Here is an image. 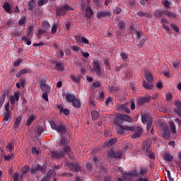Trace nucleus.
<instances>
[{
  "label": "nucleus",
  "mask_w": 181,
  "mask_h": 181,
  "mask_svg": "<svg viewBox=\"0 0 181 181\" xmlns=\"http://www.w3.org/2000/svg\"><path fill=\"white\" fill-rule=\"evenodd\" d=\"M59 140L60 141L58 143V145H59V146H64L65 145H66V137L61 136Z\"/></svg>",
  "instance_id": "obj_31"
},
{
  "label": "nucleus",
  "mask_w": 181,
  "mask_h": 181,
  "mask_svg": "<svg viewBox=\"0 0 181 181\" xmlns=\"http://www.w3.org/2000/svg\"><path fill=\"white\" fill-rule=\"evenodd\" d=\"M71 103H72V105L75 108H80L81 107V103H80L79 99L72 100Z\"/></svg>",
  "instance_id": "obj_29"
},
{
  "label": "nucleus",
  "mask_w": 181,
  "mask_h": 181,
  "mask_svg": "<svg viewBox=\"0 0 181 181\" xmlns=\"http://www.w3.org/2000/svg\"><path fill=\"white\" fill-rule=\"evenodd\" d=\"M119 56H121L123 61H126L127 59H128V54H127L125 52H122Z\"/></svg>",
  "instance_id": "obj_55"
},
{
  "label": "nucleus",
  "mask_w": 181,
  "mask_h": 181,
  "mask_svg": "<svg viewBox=\"0 0 181 181\" xmlns=\"http://www.w3.org/2000/svg\"><path fill=\"white\" fill-rule=\"evenodd\" d=\"M167 176L169 181H175V179L170 176V172L169 170H167Z\"/></svg>",
  "instance_id": "obj_62"
},
{
  "label": "nucleus",
  "mask_w": 181,
  "mask_h": 181,
  "mask_svg": "<svg viewBox=\"0 0 181 181\" xmlns=\"http://www.w3.org/2000/svg\"><path fill=\"white\" fill-rule=\"evenodd\" d=\"M127 174L132 176V177H136L137 178L139 176L141 177V175H139V173H138L137 170H134L131 171V173H127Z\"/></svg>",
  "instance_id": "obj_36"
},
{
  "label": "nucleus",
  "mask_w": 181,
  "mask_h": 181,
  "mask_svg": "<svg viewBox=\"0 0 181 181\" xmlns=\"http://www.w3.org/2000/svg\"><path fill=\"white\" fill-rule=\"evenodd\" d=\"M13 181H18L19 180V175L18 173H14L13 175Z\"/></svg>",
  "instance_id": "obj_61"
},
{
  "label": "nucleus",
  "mask_w": 181,
  "mask_h": 181,
  "mask_svg": "<svg viewBox=\"0 0 181 181\" xmlns=\"http://www.w3.org/2000/svg\"><path fill=\"white\" fill-rule=\"evenodd\" d=\"M70 78L74 83H79L80 80H81L80 76L75 77L74 75L72 74L70 75Z\"/></svg>",
  "instance_id": "obj_35"
},
{
  "label": "nucleus",
  "mask_w": 181,
  "mask_h": 181,
  "mask_svg": "<svg viewBox=\"0 0 181 181\" xmlns=\"http://www.w3.org/2000/svg\"><path fill=\"white\" fill-rule=\"evenodd\" d=\"M85 16L88 19H90V18L93 16V11L92 10V7H90V6H88L86 8Z\"/></svg>",
  "instance_id": "obj_14"
},
{
  "label": "nucleus",
  "mask_w": 181,
  "mask_h": 181,
  "mask_svg": "<svg viewBox=\"0 0 181 181\" xmlns=\"http://www.w3.org/2000/svg\"><path fill=\"white\" fill-rule=\"evenodd\" d=\"M143 87H144V88L146 90L153 89V87H154L153 82L143 81Z\"/></svg>",
  "instance_id": "obj_17"
},
{
  "label": "nucleus",
  "mask_w": 181,
  "mask_h": 181,
  "mask_svg": "<svg viewBox=\"0 0 181 181\" xmlns=\"http://www.w3.org/2000/svg\"><path fill=\"white\" fill-rule=\"evenodd\" d=\"M44 131V127L42 125H39L37 128V133L40 136L41 135L42 132Z\"/></svg>",
  "instance_id": "obj_47"
},
{
  "label": "nucleus",
  "mask_w": 181,
  "mask_h": 181,
  "mask_svg": "<svg viewBox=\"0 0 181 181\" xmlns=\"http://www.w3.org/2000/svg\"><path fill=\"white\" fill-rule=\"evenodd\" d=\"M75 40L77 42L78 45H81V40H82V37L80 35H75L74 37Z\"/></svg>",
  "instance_id": "obj_50"
},
{
  "label": "nucleus",
  "mask_w": 181,
  "mask_h": 181,
  "mask_svg": "<svg viewBox=\"0 0 181 181\" xmlns=\"http://www.w3.org/2000/svg\"><path fill=\"white\" fill-rule=\"evenodd\" d=\"M16 100H15V98L13 95H11L9 97V103H11V105H15Z\"/></svg>",
  "instance_id": "obj_58"
},
{
  "label": "nucleus",
  "mask_w": 181,
  "mask_h": 181,
  "mask_svg": "<svg viewBox=\"0 0 181 181\" xmlns=\"http://www.w3.org/2000/svg\"><path fill=\"white\" fill-rule=\"evenodd\" d=\"M163 136L165 139H170V130L168 128L167 125H165L163 130Z\"/></svg>",
  "instance_id": "obj_16"
},
{
  "label": "nucleus",
  "mask_w": 181,
  "mask_h": 181,
  "mask_svg": "<svg viewBox=\"0 0 181 181\" xmlns=\"http://www.w3.org/2000/svg\"><path fill=\"white\" fill-rule=\"evenodd\" d=\"M34 28L33 25L29 26L28 30H27V38H30L32 32L33 31Z\"/></svg>",
  "instance_id": "obj_42"
},
{
  "label": "nucleus",
  "mask_w": 181,
  "mask_h": 181,
  "mask_svg": "<svg viewBox=\"0 0 181 181\" xmlns=\"http://www.w3.org/2000/svg\"><path fill=\"white\" fill-rule=\"evenodd\" d=\"M163 5L165 6V8H170V2L168 0H165L163 2Z\"/></svg>",
  "instance_id": "obj_63"
},
{
  "label": "nucleus",
  "mask_w": 181,
  "mask_h": 181,
  "mask_svg": "<svg viewBox=\"0 0 181 181\" xmlns=\"http://www.w3.org/2000/svg\"><path fill=\"white\" fill-rule=\"evenodd\" d=\"M165 15L171 18H175L176 17L175 13H173L172 12L167 10L165 11Z\"/></svg>",
  "instance_id": "obj_39"
},
{
  "label": "nucleus",
  "mask_w": 181,
  "mask_h": 181,
  "mask_svg": "<svg viewBox=\"0 0 181 181\" xmlns=\"http://www.w3.org/2000/svg\"><path fill=\"white\" fill-rule=\"evenodd\" d=\"M47 2H49V0H39L37 1V6H42L45 5Z\"/></svg>",
  "instance_id": "obj_49"
},
{
  "label": "nucleus",
  "mask_w": 181,
  "mask_h": 181,
  "mask_svg": "<svg viewBox=\"0 0 181 181\" xmlns=\"http://www.w3.org/2000/svg\"><path fill=\"white\" fill-rule=\"evenodd\" d=\"M131 110H135L136 109V104L134 103V98H132V99H131Z\"/></svg>",
  "instance_id": "obj_60"
},
{
  "label": "nucleus",
  "mask_w": 181,
  "mask_h": 181,
  "mask_svg": "<svg viewBox=\"0 0 181 181\" xmlns=\"http://www.w3.org/2000/svg\"><path fill=\"white\" fill-rule=\"evenodd\" d=\"M78 100L74 95L67 94L66 95V102L71 103L73 101Z\"/></svg>",
  "instance_id": "obj_22"
},
{
  "label": "nucleus",
  "mask_w": 181,
  "mask_h": 181,
  "mask_svg": "<svg viewBox=\"0 0 181 181\" xmlns=\"http://www.w3.org/2000/svg\"><path fill=\"white\" fill-rule=\"evenodd\" d=\"M34 168L36 169L37 171H41L42 173L44 172V168L40 164H37Z\"/></svg>",
  "instance_id": "obj_57"
},
{
  "label": "nucleus",
  "mask_w": 181,
  "mask_h": 181,
  "mask_svg": "<svg viewBox=\"0 0 181 181\" xmlns=\"http://www.w3.org/2000/svg\"><path fill=\"white\" fill-rule=\"evenodd\" d=\"M42 26L43 30H48L49 28H51V25H49V23L47 21L42 22Z\"/></svg>",
  "instance_id": "obj_41"
},
{
  "label": "nucleus",
  "mask_w": 181,
  "mask_h": 181,
  "mask_svg": "<svg viewBox=\"0 0 181 181\" xmlns=\"http://www.w3.org/2000/svg\"><path fill=\"white\" fill-rule=\"evenodd\" d=\"M93 70L95 71V72L98 76H101L102 72L100 70V61L96 60V61L93 62Z\"/></svg>",
  "instance_id": "obj_9"
},
{
  "label": "nucleus",
  "mask_w": 181,
  "mask_h": 181,
  "mask_svg": "<svg viewBox=\"0 0 181 181\" xmlns=\"http://www.w3.org/2000/svg\"><path fill=\"white\" fill-rule=\"evenodd\" d=\"M50 127H52V130L57 131L61 135H64L66 133V126L64 123L58 121H52L50 122Z\"/></svg>",
  "instance_id": "obj_2"
},
{
  "label": "nucleus",
  "mask_w": 181,
  "mask_h": 181,
  "mask_svg": "<svg viewBox=\"0 0 181 181\" xmlns=\"http://www.w3.org/2000/svg\"><path fill=\"white\" fill-rule=\"evenodd\" d=\"M151 142L149 141L148 140H146L144 142H143L142 149L143 150L145 149L147 153H151Z\"/></svg>",
  "instance_id": "obj_12"
},
{
  "label": "nucleus",
  "mask_w": 181,
  "mask_h": 181,
  "mask_svg": "<svg viewBox=\"0 0 181 181\" xmlns=\"http://www.w3.org/2000/svg\"><path fill=\"white\" fill-rule=\"evenodd\" d=\"M35 120V116H34L33 115H32L31 116L29 117V118L27 119V122H26V126L27 127H30L32 123L33 122V121Z\"/></svg>",
  "instance_id": "obj_30"
},
{
  "label": "nucleus",
  "mask_w": 181,
  "mask_h": 181,
  "mask_svg": "<svg viewBox=\"0 0 181 181\" xmlns=\"http://www.w3.org/2000/svg\"><path fill=\"white\" fill-rule=\"evenodd\" d=\"M54 64H55V69H57V71H62L64 69V66L63 64H60L58 61H55L54 62Z\"/></svg>",
  "instance_id": "obj_20"
},
{
  "label": "nucleus",
  "mask_w": 181,
  "mask_h": 181,
  "mask_svg": "<svg viewBox=\"0 0 181 181\" xmlns=\"http://www.w3.org/2000/svg\"><path fill=\"white\" fill-rule=\"evenodd\" d=\"M165 11H166V10H164V11L157 10L154 12V16L156 18H162L163 15H165Z\"/></svg>",
  "instance_id": "obj_24"
},
{
  "label": "nucleus",
  "mask_w": 181,
  "mask_h": 181,
  "mask_svg": "<svg viewBox=\"0 0 181 181\" xmlns=\"http://www.w3.org/2000/svg\"><path fill=\"white\" fill-rule=\"evenodd\" d=\"M170 130L172 131L173 134L177 133V130H175V126L173 121H170Z\"/></svg>",
  "instance_id": "obj_43"
},
{
  "label": "nucleus",
  "mask_w": 181,
  "mask_h": 181,
  "mask_svg": "<svg viewBox=\"0 0 181 181\" xmlns=\"http://www.w3.org/2000/svg\"><path fill=\"white\" fill-rule=\"evenodd\" d=\"M137 16L140 17H142V16L150 17V18L152 17V15L151 13H144V11H139L137 13Z\"/></svg>",
  "instance_id": "obj_37"
},
{
  "label": "nucleus",
  "mask_w": 181,
  "mask_h": 181,
  "mask_svg": "<svg viewBox=\"0 0 181 181\" xmlns=\"http://www.w3.org/2000/svg\"><path fill=\"white\" fill-rule=\"evenodd\" d=\"M145 78H146L145 82L153 83L154 81L153 75H152L149 71L145 73Z\"/></svg>",
  "instance_id": "obj_18"
},
{
  "label": "nucleus",
  "mask_w": 181,
  "mask_h": 181,
  "mask_svg": "<svg viewBox=\"0 0 181 181\" xmlns=\"http://www.w3.org/2000/svg\"><path fill=\"white\" fill-rule=\"evenodd\" d=\"M118 127L116 132L121 136H124L128 132H133L134 131V127L124 126L123 124H119Z\"/></svg>",
  "instance_id": "obj_3"
},
{
  "label": "nucleus",
  "mask_w": 181,
  "mask_h": 181,
  "mask_svg": "<svg viewBox=\"0 0 181 181\" xmlns=\"http://www.w3.org/2000/svg\"><path fill=\"white\" fill-rule=\"evenodd\" d=\"M163 157L164 158V160L167 162H173V160H174V157H173L171 154L168 153L163 155Z\"/></svg>",
  "instance_id": "obj_23"
},
{
  "label": "nucleus",
  "mask_w": 181,
  "mask_h": 181,
  "mask_svg": "<svg viewBox=\"0 0 181 181\" xmlns=\"http://www.w3.org/2000/svg\"><path fill=\"white\" fill-rule=\"evenodd\" d=\"M29 73V69H23L19 71L18 73H17L16 74V77L17 78H20L21 76H23V74H26Z\"/></svg>",
  "instance_id": "obj_28"
},
{
  "label": "nucleus",
  "mask_w": 181,
  "mask_h": 181,
  "mask_svg": "<svg viewBox=\"0 0 181 181\" xmlns=\"http://www.w3.org/2000/svg\"><path fill=\"white\" fill-rule=\"evenodd\" d=\"M15 149V146L13 144L8 143V146H6V151L12 153Z\"/></svg>",
  "instance_id": "obj_34"
},
{
  "label": "nucleus",
  "mask_w": 181,
  "mask_h": 181,
  "mask_svg": "<svg viewBox=\"0 0 181 181\" xmlns=\"http://www.w3.org/2000/svg\"><path fill=\"white\" fill-rule=\"evenodd\" d=\"M6 98V94L4 93L3 95H1V98H0V107L3 106L4 103H5V99Z\"/></svg>",
  "instance_id": "obj_45"
},
{
  "label": "nucleus",
  "mask_w": 181,
  "mask_h": 181,
  "mask_svg": "<svg viewBox=\"0 0 181 181\" xmlns=\"http://www.w3.org/2000/svg\"><path fill=\"white\" fill-rule=\"evenodd\" d=\"M3 8L6 13H11V6L10 5V3L4 2Z\"/></svg>",
  "instance_id": "obj_21"
},
{
  "label": "nucleus",
  "mask_w": 181,
  "mask_h": 181,
  "mask_svg": "<svg viewBox=\"0 0 181 181\" xmlns=\"http://www.w3.org/2000/svg\"><path fill=\"white\" fill-rule=\"evenodd\" d=\"M175 105L177 107V110H181V103L180 101L175 102Z\"/></svg>",
  "instance_id": "obj_64"
},
{
  "label": "nucleus",
  "mask_w": 181,
  "mask_h": 181,
  "mask_svg": "<svg viewBox=\"0 0 181 181\" xmlns=\"http://www.w3.org/2000/svg\"><path fill=\"white\" fill-rule=\"evenodd\" d=\"M117 142V140L115 138H111L110 140L108 141H105V146L107 147H110L111 146L115 144Z\"/></svg>",
  "instance_id": "obj_27"
},
{
  "label": "nucleus",
  "mask_w": 181,
  "mask_h": 181,
  "mask_svg": "<svg viewBox=\"0 0 181 181\" xmlns=\"http://www.w3.org/2000/svg\"><path fill=\"white\" fill-rule=\"evenodd\" d=\"M71 152V148L69 146H64L63 150L60 148L55 149L50 153V155L54 160H62L64 158L66 154L69 156Z\"/></svg>",
  "instance_id": "obj_1"
},
{
  "label": "nucleus",
  "mask_w": 181,
  "mask_h": 181,
  "mask_svg": "<svg viewBox=\"0 0 181 181\" xmlns=\"http://www.w3.org/2000/svg\"><path fill=\"white\" fill-rule=\"evenodd\" d=\"M135 181H149L148 177L139 176Z\"/></svg>",
  "instance_id": "obj_46"
},
{
  "label": "nucleus",
  "mask_w": 181,
  "mask_h": 181,
  "mask_svg": "<svg viewBox=\"0 0 181 181\" xmlns=\"http://www.w3.org/2000/svg\"><path fill=\"white\" fill-rule=\"evenodd\" d=\"M29 168H30L29 165H25L21 169L22 173H23V174L28 173V172L29 171Z\"/></svg>",
  "instance_id": "obj_51"
},
{
  "label": "nucleus",
  "mask_w": 181,
  "mask_h": 181,
  "mask_svg": "<svg viewBox=\"0 0 181 181\" xmlns=\"http://www.w3.org/2000/svg\"><path fill=\"white\" fill-rule=\"evenodd\" d=\"M123 119L118 116H117V117L115 119V123H116V124H117L118 126L122 125V123H123Z\"/></svg>",
  "instance_id": "obj_38"
},
{
  "label": "nucleus",
  "mask_w": 181,
  "mask_h": 181,
  "mask_svg": "<svg viewBox=\"0 0 181 181\" xmlns=\"http://www.w3.org/2000/svg\"><path fill=\"white\" fill-rule=\"evenodd\" d=\"M64 166L69 168L70 170L73 172L78 173L81 170V167L79 165L74 164L72 162L66 161Z\"/></svg>",
  "instance_id": "obj_8"
},
{
  "label": "nucleus",
  "mask_w": 181,
  "mask_h": 181,
  "mask_svg": "<svg viewBox=\"0 0 181 181\" xmlns=\"http://www.w3.org/2000/svg\"><path fill=\"white\" fill-rule=\"evenodd\" d=\"M151 95L140 97L139 99H137V104H139V106H141L142 105L151 101Z\"/></svg>",
  "instance_id": "obj_10"
},
{
  "label": "nucleus",
  "mask_w": 181,
  "mask_h": 181,
  "mask_svg": "<svg viewBox=\"0 0 181 181\" xmlns=\"http://www.w3.org/2000/svg\"><path fill=\"white\" fill-rule=\"evenodd\" d=\"M96 17H98V19H100L102 18L110 17V11H99L96 14Z\"/></svg>",
  "instance_id": "obj_15"
},
{
  "label": "nucleus",
  "mask_w": 181,
  "mask_h": 181,
  "mask_svg": "<svg viewBox=\"0 0 181 181\" xmlns=\"http://www.w3.org/2000/svg\"><path fill=\"white\" fill-rule=\"evenodd\" d=\"M21 116H18V117L16 119V121L14 122V128L18 129L19 127V125L21 123Z\"/></svg>",
  "instance_id": "obj_33"
},
{
  "label": "nucleus",
  "mask_w": 181,
  "mask_h": 181,
  "mask_svg": "<svg viewBox=\"0 0 181 181\" xmlns=\"http://www.w3.org/2000/svg\"><path fill=\"white\" fill-rule=\"evenodd\" d=\"M57 30V25L54 23V25L52 27V34L55 35Z\"/></svg>",
  "instance_id": "obj_54"
},
{
  "label": "nucleus",
  "mask_w": 181,
  "mask_h": 181,
  "mask_svg": "<svg viewBox=\"0 0 181 181\" xmlns=\"http://www.w3.org/2000/svg\"><path fill=\"white\" fill-rule=\"evenodd\" d=\"M118 27H119V29L121 30H125L126 28L125 23H123V22L119 23Z\"/></svg>",
  "instance_id": "obj_53"
},
{
  "label": "nucleus",
  "mask_w": 181,
  "mask_h": 181,
  "mask_svg": "<svg viewBox=\"0 0 181 181\" xmlns=\"http://www.w3.org/2000/svg\"><path fill=\"white\" fill-rule=\"evenodd\" d=\"M13 154H8V155H4V160L6 161H10L11 160V158H13Z\"/></svg>",
  "instance_id": "obj_52"
},
{
  "label": "nucleus",
  "mask_w": 181,
  "mask_h": 181,
  "mask_svg": "<svg viewBox=\"0 0 181 181\" xmlns=\"http://www.w3.org/2000/svg\"><path fill=\"white\" fill-rule=\"evenodd\" d=\"M29 39H30V37H27L24 35L21 37V40L26 42V45L28 46L31 45V41Z\"/></svg>",
  "instance_id": "obj_40"
},
{
  "label": "nucleus",
  "mask_w": 181,
  "mask_h": 181,
  "mask_svg": "<svg viewBox=\"0 0 181 181\" xmlns=\"http://www.w3.org/2000/svg\"><path fill=\"white\" fill-rule=\"evenodd\" d=\"M49 180H51V175L47 173V176L44 177V178H42L41 181H49Z\"/></svg>",
  "instance_id": "obj_59"
},
{
  "label": "nucleus",
  "mask_w": 181,
  "mask_h": 181,
  "mask_svg": "<svg viewBox=\"0 0 181 181\" xmlns=\"http://www.w3.org/2000/svg\"><path fill=\"white\" fill-rule=\"evenodd\" d=\"M141 122L143 124H147V131L151 130V128L152 127V117L149 114H143L141 115Z\"/></svg>",
  "instance_id": "obj_4"
},
{
  "label": "nucleus",
  "mask_w": 181,
  "mask_h": 181,
  "mask_svg": "<svg viewBox=\"0 0 181 181\" xmlns=\"http://www.w3.org/2000/svg\"><path fill=\"white\" fill-rule=\"evenodd\" d=\"M57 108L59 110L60 113L64 114V115L67 116L69 115L70 111L67 108H64L62 105H57Z\"/></svg>",
  "instance_id": "obj_19"
},
{
  "label": "nucleus",
  "mask_w": 181,
  "mask_h": 181,
  "mask_svg": "<svg viewBox=\"0 0 181 181\" xmlns=\"http://www.w3.org/2000/svg\"><path fill=\"white\" fill-rule=\"evenodd\" d=\"M107 155L110 158L119 159L123 156V151L121 150L115 151L112 149H111L110 151H108V153H107Z\"/></svg>",
  "instance_id": "obj_7"
},
{
  "label": "nucleus",
  "mask_w": 181,
  "mask_h": 181,
  "mask_svg": "<svg viewBox=\"0 0 181 181\" xmlns=\"http://www.w3.org/2000/svg\"><path fill=\"white\" fill-rule=\"evenodd\" d=\"M147 173V169L146 168H140V172L139 175L141 177H144Z\"/></svg>",
  "instance_id": "obj_44"
},
{
  "label": "nucleus",
  "mask_w": 181,
  "mask_h": 181,
  "mask_svg": "<svg viewBox=\"0 0 181 181\" xmlns=\"http://www.w3.org/2000/svg\"><path fill=\"white\" fill-rule=\"evenodd\" d=\"M3 120H4V125H8L11 120V112H6V113H4V117Z\"/></svg>",
  "instance_id": "obj_13"
},
{
  "label": "nucleus",
  "mask_w": 181,
  "mask_h": 181,
  "mask_svg": "<svg viewBox=\"0 0 181 181\" xmlns=\"http://www.w3.org/2000/svg\"><path fill=\"white\" fill-rule=\"evenodd\" d=\"M134 134H132V139H136L137 138L141 137L142 132H144V129L141 127H137L136 129L134 127Z\"/></svg>",
  "instance_id": "obj_11"
},
{
  "label": "nucleus",
  "mask_w": 181,
  "mask_h": 181,
  "mask_svg": "<svg viewBox=\"0 0 181 181\" xmlns=\"http://www.w3.org/2000/svg\"><path fill=\"white\" fill-rule=\"evenodd\" d=\"M71 11H73L74 9L69 4H66L65 6H60L57 8V16L59 17H62L66 14V12Z\"/></svg>",
  "instance_id": "obj_5"
},
{
  "label": "nucleus",
  "mask_w": 181,
  "mask_h": 181,
  "mask_svg": "<svg viewBox=\"0 0 181 181\" xmlns=\"http://www.w3.org/2000/svg\"><path fill=\"white\" fill-rule=\"evenodd\" d=\"M47 33V30H42L41 28L37 29V35H42L43 34Z\"/></svg>",
  "instance_id": "obj_56"
},
{
  "label": "nucleus",
  "mask_w": 181,
  "mask_h": 181,
  "mask_svg": "<svg viewBox=\"0 0 181 181\" xmlns=\"http://www.w3.org/2000/svg\"><path fill=\"white\" fill-rule=\"evenodd\" d=\"M119 110H123L124 112H126V114H129L131 112V111L129 110V109L127 107L126 105H121L119 106Z\"/></svg>",
  "instance_id": "obj_32"
},
{
  "label": "nucleus",
  "mask_w": 181,
  "mask_h": 181,
  "mask_svg": "<svg viewBox=\"0 0 181 181\" xmlns=\"http://www.w3.org/2000/svg\"><path fill=\"white\" fill-rule=\"evenodd\" d=\"M91 117L93 121H96L100 117V113L97 110H93L91 112Z\"/></svg>",
  "instance_id": "obj_26"
},
{
  "label": "nucleus",
  "mask_w": 181,
  "mask_h": 181,
  "mask_svg": "<svg viewBox=\"0 0 181 181\" xmlns=\"http://www.w3.org/2000/svg\"><path fill=\"white\" fill-rule=\"evenodd\" d=\"M118 117H119V118H121V119H123L124 122H131V121H132L131 117H129L127 115L119 114Z\"/></svg>",
  "instance_id": "obj_25"
},
{
  "label": "nucleus",
  "mask_w": 181,
  "mask_h": 181,
  "mask_svg": "<svg viewBox=\"0 0 181 181\" xmlns=\"http://www.w3.org/2000/svg\"><path fill=\"white\" fill-rule=\"evenodd\" d=\"M71 49H72V51L76 53H78L79 52V51H81V49H80V47H78L77 45H73L71 47Z\"/></svg>",
  "instance_id": "obj_48"
},
{
  "label": "nucleus",
  "mask_w": 181,
  "mask_h": 181,
  "mask_svg": "<svg viewBox=\"0 0 181 181\" xmlns=\"http://www.w3.org/2000/svg\"><path fill=\"white\" fill-rule=\"evenodd\" d=\"M39 86L42 93H49L51 91V88L46 84V81L44 78H40Z\"/></svg>",
  "instance_id": "obj_6"
}]
</instances>
